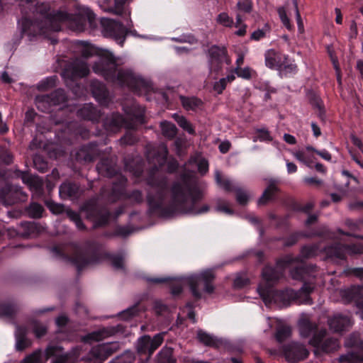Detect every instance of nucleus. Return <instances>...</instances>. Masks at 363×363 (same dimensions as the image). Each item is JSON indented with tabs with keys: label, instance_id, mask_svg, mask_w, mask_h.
<instances>
[{
	"label": "nucleus",
	"instance_id": "obj_57",
	"mask_svg": "<svg viewBox=\"0 0 363 363\" xmlns=\"http://www.w3.org/2000/svg\"><path fill=\"white\" fill-rule=\"evenodd\" d=\"M233 192L235 193L236 201L239 204L245 206L247 203L249 196L240 187L238 186Z\"/></svg>",
	"mask_w": 363,
	"mask_h": 363
},
{
	"label": "nucleus",
	"instance_id": "obj_26",
	"mask_svg": "<svg viewBox=\"0 0 363 363\" xmlns=\"http://www.w3.org/2000/svg\"><path fill=\"white\" fill-rule=\"evenodd\" d=\"M13 174L16 177L21 178L23 182L28 185L30 189L36 191L42 190L43 182L38 177L33 176L28 171L20 169H16Z\"/></svg>",
	"mask_w": 363,
	"mask_h": 363
},
{
	"label": "nucleus",
	"instance_id": "obj_5",
	"mask_svg": "<svg viewBox=\"0 0 363 363\" xmlns=\"http://www.w3.org/2000/svg\"><path fill=\"white\" fill-rule=\"evenodd\" d=\"M282 277V272L275 267L265 265L262 270L263 283L258 286V292L266 305L275 303L280 306H287L296 298V292L290 289L277 290L274 286Z\"/></svg>",
	"mask_w": 363,
	"mask_h": 363
},
{
	"label": "nucleus",
	"instance_id": "obj_20",
	"mask_svg": "<svg viewBox=\"0 0 363 363\" xmlns=\"http://www.w3.org/2000/svg\"><path fill=\"white\" fill-rule=\"evenodd\" d=\"M342 300L347 303H354L357 308L363 310V286L352 285L341 291Z\"/></svg>",
	"mask_w": 363,
	"mask_h": 363
},
{
	"label": "nucleus",
	"instance_id": "obj_38",
	"mask_svg": "<svg viewBox=\"0 0 363 363\" xmlns=\"http://www.w3.org/2000/svg\"><path fill=\"white\" fill-rule=\"evenodd\" d=\"M172 118L174 120L175 122H177L178 125L184 131L187 132L189 134L192 135H194L196 134V131L193 125L191 123L190 121H189L186 119V117L177 113H175L172 115Z\"/></svg>",
	"mask_w": 363,
	"mask_h": 363
},
{
	"label": "nucleus",
	"instance_id": "obj_63",
	"mask_svg": "<svg viewBox=\"0 0 363 363\" xmlns=\"http://www.w3.org/2000/svg\"><path fill=\"white\" fill-rule=\"evenodd\" d=\"M43 352L40 350L33 352L32 354L26 356L22 363H40L41 361Z\"/></svg>",
	"mask_w": 363,
	"mask_h": 363
},
{
	"label": "nucleus",
	"instance_id": "obj_46",
	"mask_svg": "<svg viewBox=\"0 0 363 363\" xmlns=\"http://www.w3.org/2000/svg\"><path fill=\"white\" fill-rule=\"evenodd\" d=\"M57 82H58L57 76L52 75L50 77H48L42 79L37 84V89L39 91H47L50 89H52V88L56 86Z\"/></svg>",
	"mask_w": 363,
	"mask_h": 363
},
{
	"label": "nucleus",
	"instance_id": "obj_44",
	"mask_svg": "<svg viewBox=\"0 0 363 363\" xmlns=\"http://www.w3.org/2000/svg\"><path fill=\"white\" fill-rule=\"evenodd\" d=\"M319 247L316 244L303 245L300 250V257L303 259H310L318 255Z\"/></svg>",
	"mask_w": 363,
	"mask_h": 363
},
{
	"label": "nucleus",
	"instance_id": "obj_54",
	"mask_svg": "<svg viewBox=\"0 0 363 363\" xmlns=\"http://www.w3.org/2000/svg\"><path fill=\"white\" fill-rule=\"evenodd\" d=\"M235 73L237 74L238 77L242 78L246 80L251 79L253 74H256L255 71H254L252 68L249 67H246L244 68L238 67L235 69Z\"/></svg>",
	"mask_w": 363,
	"mask_h": 363
},
{
	"label": "nucleus",
	"instance_id": "obj_56",
	"mask_svg": "<svg viewBox=\"0 0 363 363\" xmlns=\"http://www.w3.org/2000/svg\"><path fill=\"white\" fill-rule=\"evenodd\" d=\"M63 351V347L59 345H48L45 350V357L48 359L51 357H55Z\"/></svg>",
	"mask_w": 363,
	"mask_h": 363
},
{
	"label": "nucleus",
	"instance_id": "obj_32",
	"mask_svg": "<svg viewBox=\"0 0 363 363\" xmlns=\"http://www.w3.org/2000/svg\"><path fill=\"white\" fill-rule=\"evenodd\" d=\"M146 280L149 283L155 284L170 283V293L173 296H178L183 291V288L181 284L172 283V281L174 280V279L172 277H147Z\"/></svg>",
	"mask_w": 363,
	"mask_h": 363
},
{
	"label": "nucleus",
	"instance_id": "obj_43",
	"mask_svg": "<svg viewBox=\"0 0 363 363\" xmlns=\"http://www.w3.org/2000/svg\"><path fill=\"white\" fill-rule=\"evenodd\" d=\"M177 359L174 357V350L171 347H164L158 354L159 363H176Z\"/></svg>",
	"mask_w": 363,
	"mask_h": 363
},
{
	"label": "nucleus",
	"instance_id": "obj_33",
	"mask_svg": "<svg viewBox=\"0 0 363 363\" xmlns=\"http://www.w3.org/2000/svg\"><path fill=\"white\" fill-rule=\"evenodd\" d=\"M179 98L183 108L187 111L196 112L203 108V102L196 96L180 95Z\"/></svg>",
	"mask_w": 363,
	"mask_h": 363
},
{
	"label": "nucleus",
	"instance_id": "obj_34",
	"mask_svg": "<svg viewBox=\"0 0 363 363\" xmlns=\"http://www.w3.org/2000/svg\"><path fill=\"white\" fill-rule=\"evenodd\" d=\"M298 325L301 335L303 337H308L311 335L314 336L320 333L317 324L309 319L303 318L300 320Z\"/></svg>",
	"mask_w": 363,
	"mask_h": 363
},
{
	"label": "nucleus",
	"instance_id": "obj_40",
	"mask_svg": "<svg viewBox=\"0 0 363 363\" xmlns=\"http://www.w3.org/2000/svg\"><path fill=\"white\" fill-rule=\"evenodd\" d=\"M160 128L165 138L173 139L177 135L178 129L172 122L163 121L160 123Z\"/></svg>",
	"mask_w": 363,
	"mask_h": 363
},
{
	"label": "nucleus",
	"instance_id": "obj_23",
	"mask_svg": "<svg viewBox=\"0 0 363 363\" xmlns=\"http://www.w3.org/2000/svg\"><path fill=\"white\" fill-rule=\"evenodd\" d=\"M123 328V327L121 325L103 328L102 329L88 333L84 337L83 340L85 342H91L92 341H100L106 337L114 335L118 333L122 332Z\"/></svg>",
	"mask_w": 363,
	"mask_h": 363
},
{
	"label": "nucleus",
	"instance_id": "obj_28",
	"mask_svg": "<svg viewBox=\"0 0 363 363\" xmlns=\"http://www.w3.org/2000/svg\"><path fill=\"white\" fill-rule=\"evenodd\" d=\"M286 59V55L277 52L274 49H269L264 54L265 65L271 69L278 70L283 60Z\"/></svg>",
	"mask_w": 363,
	"mask_h": 363
},
{
	"label": "nucleus",
	"instance_id": "obj_1",
	"mask_svg": "<svg viewBox=\"0 0 363 363\" xmlns=\"http://www.w3.org/2000/svg\"><path fill=\"white\" fill-rule=\"evenodd\" d=\"M168 150L165 147L155 154L156 162L152 167L146 178V184L150 189L147 191L146 202L150 216L160 218H171L177 213L203 214L210 209L208 205L197 207V203L203 199V192L199 186L192 180L188 173L180 175V181L174 182L169 187L166 177H159L155 172L167 165V172L174 173L179 168L177 160H168Z\"/></svg>",
	"mask_w": 363,
	"mask_h": 363
},
{
	"label": "nucleus",
	"instance_id": "obj_49",
	"mask_svg": "<svg viewBox=\"0 0 363 363\" xmlns=\"http://www.w3.org/2000/svg\"><path fill=\"white\" fill-rule=\"evenodd\" d=\"M291 329L288 325H279L276 329L275 339L278 342H283L291 336Z\"/></svg>",
	"mask_w": 363,
	"mask_h": 363
},
{
	"label": "nucleus",
	"instance_id": "obj_2",
	"mask_svg": "<svg viewBox=\"0 0 363 363\" xmlns=\"http://www.w3.org/2000/svg\"><path fill=\"white\" fill-rule=\"evenodd\" d=\"M22 18L18 21L21 34L29 37L44 35L61 30V23H66L75 30H84L88 22L92 26L95 21L94 13L83 9L78 13L65 11H51L49 3H39L37 0H26L21 4Z\"/></svg>",
	"mask_w": 363,
	"mask_h": 363
},
{
	"label": "nucleus",
	"instance_id": "obj_16",
	"mask_svg": "<svg viewBox=\"0 0 363 363\" xmlns=\"http://www.w3.org/2000/svg\"><path fill=\"white\" fill-rule=\"evenodd\" d=\"M164 338L161 333L156 334L152 338L150 335H143L138 340L137 350L138 353L151 356L162 345Z\"/></svg>",
	"mask_w": 363,
	"mask_h": 363
},
{
	"label": "nucleus",
	"instance_id": "obj_22",
	"mask_svg": "<svg viewBox=\"0 0 363 363\" xmlns=\"http://www.w3.org/2000/svg\"><path fill=\"white\" fill-rule=\"evenodd\" d=\"M350 250L351 247L350 245L339 242H335L324 247V252L327 258L333 261L345 259L346 254Z\"/></svg>",
	"mask_w": 363,
	"mask_h": 363
},
{
	"label": "nucleus",
	"instance_id": "obj_14",
	"mask_svg": "<svg viewBox=\"0 0 363 363\" xmlns=\"http://www.w3.org/2000/svg\"><path fill=\"white\" fill-rule=\"evenodd\" d=\"M325 330H320L318 334L312 336L309 340L310 345L325 353L336 351L339 347L338 340L332 337L325 338Z\"/></svg>",
	"mask_w": 363,
	"mask_h": 363
},
{
	"label": "nucleus",
	"instance_id": "obj_52",
	"mask_svg": "<svg viewBox=\"0 0 363 363\" xmlns=\"http://www.w3.org/2000/svg\"><path fill=\"white\" fill-rule=\"evenodd\" d=\"M301 237H308V235L303 232H294L283 239L284 245L285 247H291L296 244Z\"/></svg>",
	"mask_w": 363,
	"mask_h": 363
},
{
	"label": "nucleus",
	"instance_id": "obj_35",
	"mask_svg": "<svg viewBox=\"0 0 363 363\" xmlns=\"http://www.w3.org/2000/svg\"><path fill=\"white\" fill-rule=\"evenodd\" d=\"M18 310V305L13 301H0V317L13 318Z\"/></svg>",
	"mask_w": 363,
	"mask_h": 363
},
{
	"label": "nucleus",
	"instance_id": "obj_55",
	"mask_svg": "<svg viewBox=\"0 0 363 363\" xmlns=\"http://www.w3.org/2000/svg\"><path fill=\"white\" fill-rule=\"evenodd\" d=\"M0 161L6 164H11L13 161V156L5 146H0Z\"/></svg>",
	"mask_w": 363,
	"mask_h": 363
},
{
	"label": "nucleus",
	"instance_id": "obj_58",
	"mask_svg": "<svg viewBox=\"0 0 363 363\" xmlns=\"http://www.w3.org/2000/svg\"><path fill=\"white\" fill-rule=\"evenodd\" d=\"M296 158L305 164L308 167L313 168V158L311 156L307 155L302 151H298L295 154Z\"/></svg>",
	"mask_w": 363,
	"mask_h": 363
},
{
	"label": "nucleus",
	"instance_id": "obj_10",
	"mask_svg": "<svg viewBox=\"0 0 363 363\" xmlns=\"http://www.w3.org/2000/svg\"><path fill=\"white\" fill-rule=\"evenodd\" d=\"M28 199V194L22 188L5 182L4 185L0 188V201L6 206H12L18 203L24 202Z\"/></svg>",
	"mask_w": 363,
	"mask_h": 363
},
{
	"label": "nucleus",
	"instance_id": "obj_48",
	"mask_svg": "<svg viewBox=\"0 0 363 363\" xmlns=\"http://www.w3.org/2000/svg\"><path fill=\"white\" fill-rule=\"evenodd\" d=\"M30 326L37 338H41L47 334V327L38 320H31L30 322Z\"/></svg>",
	"mask_w": 363,
	"mask_h": 363
},
{
	"label": "nucleus",
	"instance_id": "obj_51",
	"mask_svg": "<svg viewBox=\"0 0 363 363\" xmlns=\"http://www.w3.org/2000/svg\"><path fill=\"white\" fill-rule=\"evenodd\" d=\"M52 99V103L55 106L60 105L67 101V95L64 89H57L48 94Z\"/></svg>",
	"mask_w": 363,
	"mask_h": 363
},
{
	"label": "nucleus",
	"instance_id": "obj_47",
	"mask_svg": "<svg viewBox=\"0 0 363 363\" xmlns=\"http://www.w3.org/2000/svg\"><path fill=\"white\" fill-rule=\"evenodd\" d=\"M67 218L74 223L76 227L79 230H86V226L83 223L82 218L79 213L72 209H67L65 211Z\"/></svg>",
	"mask_w": 363,
	"mask_h": 363
},
{
	"label": "nucleus",
	"instance_id": "obj_9",
	"mask_svg": "<svg viewBox=\"0 0 363 363\" xmlns=\"http://www.w3.org/2000/svg\"><path fill=\"white\" fill-rule=\"evenodd\" d=\"M295 263L298 264V265L291 269V277L293 279L302 281L305 279L306 276L310 273L312 266L307 265L300 257H294L292 255H286L284 257L277 260L276 268L283 273L286 268Z\"/></svg>",
	"mask_w": 363,
	"mask_h": 363
},
{
	"label": "nucleus",
	"instance_id": "obj_37",
	"mask_svg": "<svg viewBox=\"0 0 363 363\" xmlns=\"http://www.w3.org/2000/svg\"><path fill=\"white\" fill-rule=\"evenodd\" d=\"M37 108L44 113H50L53 111L54 105L48 94L38 95L35 99Z\"/></svg>",
	"mask_w": 363,
	"mask_h": 363
},
{
	"label": "nucleus",
	"instance_id": "obj_29",
	"mask_svg": "<svg viewBox=\"0 0 363 363\" xmlns=\"http://www.w3.org/2000/svg\"><path fill=\"white\" fill-rule=\"evenodd\" d=\"M79 117L84 120L98 122L101 118V111L92 104H86L77 111Z\"/></svg>",
	"mask_w": 363,
	"mask_h": 363
},
{
	"label": "nucleus",
	"instance_id": "obj_42",
	"mask_svg": "<svg viewBox=\"0 0 363 363\" xmlns=\"http://www.w3.org/2000/svg\"><path fill=\"white\" fill-rule=\"evenodd\" d=\"M216 182L220 187L228 192H233L238 186L229 179L223 177L219 172H217L216 174Z\"/></svg>",
	"mask_w": 363,
	"mask_h": 363
},
{
	"label": "nucleus",
	"instance_id": "obj_50",
	"mask_svg": "<svg viewBox=\"0 0 363 363\" xmlns=\"http://www.w3.org/2000/svg\"><path fill=\"white\" fill-rule=\"evenodd\" d=\"M340 363H361L363 362V355L357 352H349L338 358Z\"/></svg>",
	"mask_w": 363,
	"mask_h": 363
},
{
	"label": "nucleus",
	"instance_id": "obj_62",
	"mask_svg": "<svg viewBox=\"0 0 363 363\" xmlns=\"http://www.w3.org/2000/svg\"><path fill=\"white\" fill-rule=\"evenodd\" d=\"M33 164H34L35 168L36 169H38L40 172L44 173L48 171V164L46 161H45L42 158V157L35 156L33 158Z\"/></svg>",
	"mask_w": 363,
	"mask_h": 363
},
{
	"label": "nucleus",
	"instance_id": "obj_24",
	"mask_svg": "<svg viewBox=\"0 0 363 363\" xmlns=\"http://www.w3.org/2000/svg\"><path fill=\"white\" fill-rule=\"evenodd\" d=\"M330 329L335 333L348 330L352 325L351 318L342 313H336L328 319Z\"/></svg>",
	"mask_w": 363,
	"mask_h": 363
},
{
	"label": "nucleus",
	"instance_id": "obj_60",
	"mask_svg": "<svg viewBox=\"0 0 363 363\" xmlns=\"http://www.w3.org/2000/svg\"><path fill=\"white\" fill-rule=\"evenodd\" d=\"M237 8L240 12L250 13L253 9V2L252 0H239Z\"/></svg>",
	"mask_w": 363,
	"mask_h": 363
},
{
	"label": "nucleus",
	"instance_id": "obj_12",
	"mask_svg": "<svg viewBox=\"0 0 363 363\" xmlns=\"http://www.w3.org/2000/svg\"><path fill=\"white\" fill-rule=\"evenodd\" d=\"M101 24L105 35L120 40L123 45L128 30L121 21L104 18L101 20Z\"/></svg>",
	"mask_w": 363,
	"mask_h": 363
},
{
	"label": "nucleus",
	"instance_id": "obj_36",
	"mask_svg": "<svg viewBox=\"0 0 363 363\" xmlns=\"http://www.w3.org/2000/svg\"><path fill=\"white\" fill-rule=\"evenodd\" d=\"M71 130H73V133L71 134L69 137L67 138V141L69 143H72L73 138H77L78 137H80L82 138H86L89 136V132L86 128L82 127L77 123H69L67 125V128L65 130V133H66L67 131Z\"/></svg>",
	"mask_w": 363,
	"mask_h": 363
},
{
	"label": "nucleus",
	"instance_id": "obj_39",
	"mask_svg": "<svg viewBox=\"0 0 363 363\" xmlns=\"http://www.w3.org/2000/svg\"><path fill=\"white\" fill-rule=\"evenodd\" d=\"M279 191V189L273 182H271L264 191L262 195L259 199L257 203L259 206L265 205L268 201L272 199L274 194Z\"/></svg>",
	"mask_w": 363,
	"mask_h": 363
},
{
	"label": "nucleus",
	"instance_id": "obj_41",
	"mask_svg": "<svg viewBox=\"0 0 363 363\" xmlns=\"http://www.w3.org/2000/svg\"><path fill=\"white\" fill-rule=\"evenodd\" d=\"M22 235L24 237L35 236L40 233V226L35 222H25L21 225Z\"/></svg>",
	"mask_w": 363,
	"mask_h": 363
},
{
	"label": "nucleus",
	"instance_id": "obj_7",
	"mask_svg": "<svg viewBox=\"0 0 363 363\" xmlns=\"http://www.w3.org/2000/svg\"><path fill=\"white\" fill-rule=\"evenodd\" d=\"M81 213H84L85 218L93 223L94 229L107 226L111 220H116L122 213V208H119L112 215L108 207L101 204L99 199L96 196L86 200L80 206Z\"/></svg>",
	"mask_w": 363,
	"mask_h": 363
},
{
	"label": "nucleus",
	"instance_id": "obj_61",
	"mask_svg": "<svg viewBox=\"0 0 363 363\" xmlns=\"http://www.w3.org/2000/svg\"><path fill=\"white\" fill-rule=\"evenodd\" d=\"M115 234L116 237L126 238L133 233V229L128 225H118L115 227Z\"/></svg>",
	"mask_w": 363,
	"mask_h": 363
},
{
	"label": "nucleus",
	"instance_id": "obj_53",
	"mask_svg": "<svg viewBox=\"0 0 363 363\" xmlns=\"http://www.w3.org/2000/svg\"><path fill=\"white\" fill-rule=\"evenodd\" d=\"M45 205L52 213L55 215L61 214L66 211L63 204L56 203L52 199H46L45 201Z\"/></svg>",
	"mask_w": 363,
	"mask_h": 363
},
{
	"label": "nucleus",
	"instance_id": "obj_19",
	"mask_svg": "<svg viewBox=\"0 0 363 363\" xmlns=\"http://www.w3.org/2000/svg\"><path fill=\"white\" fill-rule=\"evenodd\" d=\"M89 89L93 97L100 105L107 106L111 102L109 91L106 86L97 79H93L90 82Z\"/></svg>",
	"mask_w": 363,
	"mask_h": 363
},
{
	"label": "nucleus",
	"instance_id": "obj_11",
	"mask_svg": "<svg viewBox=\"0 0 363 363\" xmlns=\"http://www.w3.org/2000/svg\"><path fill=\"white\" fill-rule=\"evenodd\" d=\"M208 66L211 72L218 73L221 71L224 63L229 65L230 60L228 56L225 47L216 45L211 46L208 50Z\"/></svg>",
	"mask_w": 363,
	"mask_h": 363
},
{
	"label": "nucleus",
	"instance_id": "obj_18",
	"mask_svg": "<svg viewBox=\"0 0 363 363\" xmlns=\"http://www.w3.org/2000/svg\"><path fill=\"white\" fill-rule=\"evenodd\" d=\"M88 64L83 60H76L70 64L63 72V76L74 82L78 79L86 77L89 74Z\"/></svg>",
	"mask_w": 363,
	"mask_h": 363
},
{
	"label": "nucleus",
	"instance_id": "obj_64",
	"mask_svg": "<svg viewBox=\"0 0 363 363\" xmlns=\"http://www.w3.org/2000/svg\"><path fill=\"white\" fill-rule=\"evenodd\" d=\"M138 306L135 305V306H133L127 308L126 310H124L123 311L121 312L118 314V316L121 319L128 320V319L133 318V316L136 315L138 314Z\"/></svg>",
	"mask_w": 363,
	"mask_h": 363
},
{
	"label": "nucleus",
	"instance_id": "obj_45",
	"mask_svg": "<svg viewBox=\"0 0 363 363\" xmlns=\"http://www.w3.org/2000/svg\"><path fill=\"white\" fill-rule=\"evenodd\" d=\"M26 211L29 217L33 218H40L43 216L44 208L38 203L32 202L26 208Z\"/></svg>",
	"mask_w": 363,
	"mask_h": 363
},
{
	"label": "nucleus",
	"instance_id": "obj_17",
	"mask_svg": "<svg viewBox=\"0 0 363 363\" xmlns=\"http://www.w3.org/2000/svg\"><path fill=\"white\" fill-rule=\"evenodd\" d=\"M101 155L99 143L96 141L83 145L77 151L76 160L80 163H87L95 160Z\"/></svg>",
	"mask_w": 363,
	"mask_h": 363
},
{
	"label": "nucleus",
	"instance_id": "obj_21",
	"mask_svg": "<svg viewBox=\"0 0 363 363\" xmlns=\"http://www.w3.org/2000/svg\"><path fill=\"white\" fill-rule=\"evenodd\" d=\"M286 358L291 362H298L306 359L309 354L307 349L297 342H291L284 349Z\"/></svg>",
	"mask_w": 363,
	"mask_h": 363
},
{
	"label": "nucleus",
	"instance_id": "obj_13",
	"mask_svg": "<svg viewBox=\"0 0 363 363\" xmlns=\"http://www.w3.org/2000/svg\"><path fill=\"white\" fill-rule=\"evenodd\" d=\"M116 343L111 342L93 347L87 354V359L94 363H103L118 350Z\"/></svg>",
	"mask_w": 363,
	"mask_h": 363
},
{
	"label": "nucleus",
	"instance_id": "obj_30",
	"mask_svg": "<svg viewBox=\"0 0 363 363\" xmlns=\"http://www.w3.org/2000/svg\"><path fill=\"white\" fill-rule=\"evenodd\" d=\"M196 338L199 342L205 346L211 347L216 349H218L224 345V340L223 339L211 335L202 330H199L197 331Z\"/></svg>",
	"mask_w": 363,
	"mask_h": 363
},
{
	"label": "nucleus",
	"instance_id": "obj_8",
	"mask_svg": "<svg viewBox=\"0 0 363 363\" xmlns=\"http://www.w3.org/2000/svg\"><path fill=\"white\" fill-rule=\"evenodd\" d=\"M215 275L211 270H206L199 274H193L184 279V284L189 286L190 291L196 301L201 298V293L199 291L200 284H203V290L208 294H212L215 287L213 282Z\"/></svg>",
	"mask_w": 363,
	"mask_h": 363
},
{
	"label": "nucleus",
	"instance_id": "obj_59",
	"mask_svg": "<svg viewBox=\"0 0 363 363\" xmlns=\"http://www.w3.org/2000/svg\"><path fill=\"white\" fill-rule=\"evenodd\" d=\"M313 208L314 203L313 202H308L304 206L298 202H294L292 204V208L294 211L303 212L306 214H309Z\"/></svg>",
	"mask_w": 363,
	"mask_h": 363
},
{
	"label": "nucleus",
	"instance_id": "obj_31",
	"mask_svg": "<svg viewBox=\"0 0 363 363\" xmlns=\"http://www.w3.org/2000/svg\"><path fill=\"white\" fill-rule=\"evenodd\" d=\"M298 66L294 60L286 55V59L283 60L278 68L279 75L281 78H288L294 76L298 72Z\"/></svg>",
	"mask_w": 363,
	"mask_h": 363
},
{
	"label": "nucleus",
	"instance_id": "obj_4",
	"mask_svg": "<svg viewBox=\"0 0 363 363\" xmlns=\"http://www.w3.org/2000/svg\"><path fill=\"white\" fill-rule=\"evenodd\" d=\"M96 169L103 177L112 178L115 177L110 189H102L101 195L108 202L115 203L121 199L130 200L135 204H140L144 201L143 192L135 189L130 192L126 190L128 179L118 173L116 162L112 158L102 157L96 165Z\"/></svg>",
	"mask_w": 363,
	"mask_h": 363
},
{
	"label": "nucleus",
	"instance_id": "obj_15",
	"mask_svg": "<svg viewBox=\"0 0 363 363\" xmlns=\"http://www.w3.org/2000/svg\"><path fill=\"white\" fill-rule=\"evenodd\" d=\"M85 189L75 181L66 180L59 187V194L62 199L77 201L84 194Z\"/></svg>",
	"mask_w": 363,
	"mask_h": 363
},
{
	"label": "nucleus",
	"instance_id": "obj_3",
	"mask_svg": "<svg viewBox=\"0 0 363 363\" xmlns=\"http://www.w3.org/2000/svg\"><path fill=\"white\" fill-rule=\"evenodd\" d=\"M83 45L81 50L82 57L87 59L95 53L99 56L93 66V72L103 77L107 82L115 83L123 87H127L134 94L141 95L147 92L150 84L140 76L130 69H118L117 60L112 52L106 50L95 52V48L84 42H80Z\"/></svg>",
	"mask_w": 363,
	"mask_h": 363
},
{
	"label": "nucleus",
	"instance_id": "obj_6",
	"mask_svg": "<svg viewBox=\"0 0 363 363\" xmlns=\"http://www.w3.org/2000/svg\"><path fill=\"white\" fill-rule=\"evenodd\" d=\"M101 258L108 259L116 269H125L124 255L123 252L113 254L111 252H100V247L96 242L87 241L83 250H77L69 259L77 269L78 273L86 266L100 262Z\"/></svg>",
	"mask_w": 363,
	"mask_h": 363
},
{
	"label": "nucleus",
	"instance_id": "obj_25",
	"mask_svg": "<svg viewBox=\"0 0 363 363\" xmlns=\"http://www.w3.org/2000/svg\"><path fill=\"white\" fill-rule=\"evenodd\" d=\"M306 96L309 104L311 105L313 108L316 111V114L318 118L320 121L325 123L326 121V110L323 101L319 94L313 90H309L307 91Z\"/></svg>",
	"mask_w": 363,
	"mask_h": 363
},
{
	"label": "nucleus",
	"instance_id": "obj_27",
	"mask_svg": "<svg viewBox=\"0 0 363 363\" xmlns=\"http://www.w3.org/2000/svg\"><path fill=\"white\" fill-rule=\"evenodd\" d=\"M104 125L111 131H117L122 127L130 128V123L122 114L113 112L109 118H106Z\"/></svg>",
	"mask_w": 363,
	"mask_h": 363
}]
</instances>
